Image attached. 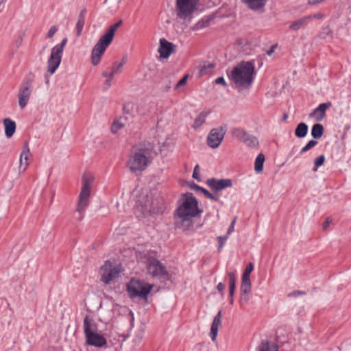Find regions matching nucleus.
Returning <instances> with one entry per match:
<instances>
[{
	"instance_id": "1",
	"label": "nucleus",
	"mask_w": 351,
	"mask_h": 351,
	"mask_svg": "<svg viewBox=\"0 0 351 351\" xmlns=\"http://www.w3.org/2000/svg\"><path fill=\"white\" fill-rule=\"evenodd\" d=\"M202 211L198 208V202L191 193H183L180 203L175 210L174 215L177 218L175 226L183 231L193 227L192 219L198 216Z\"/></svg>"
},
{
	"instance_id": "2",
	"label": "nucleus",
	"mask_w": 351,
	"mask_h": 351,
	"mask_svg": "<svg viewBox=\"0 0 351 351\" xmlns=\"http://www.w3.org/2000/svg\"><path fill=\"white\" fill-rule=\"evenodd\" d=\"M135 208L137 217L161 214L165 208L164 197L156 191H143L136 197Z\"/></svg>"
},
{
	"instance_id": "3",
	"label": "nucleus",
	"mask_w": 351,
	"mask_h": 351,
	"mask_svg": "<svg viewBox=\"0 0 351 351\" xmlns=\"http://www.w3.org/2000/svg\"><path fill=\"white\" fill-rule=\"evenodd\" d=\"M254 73V64L243 61L233 69L230 78L237 86L247 88L253 82Z\"/></svg>"
},
{
	"instance_id": "4",
	"label": "nucleus",
	"mask_w": 351,
	"mask_h": 351,
	"mask_svg": "<svg viewBox=\"0 0 351 351\" xmlns=\"http://www.w3.org/2000/svg\"><path fill=\"white\" fill-rule=\"evenodd\" d=\"M94 181V176L90 173H85L82 177V186L79 195L77 203V210L82 212L86 210L89 204V197L92 185Z\"/></svg>"
},
{
	"instance_id": "5",
	"label": "nucleus",
	"mask_w": 351,
	"mask_h": 351,
	"mask_svg": "<svg viewBox=\"0 0 351 351\" xmlns=\"http://www.w3.org/2000/svg\"><path fill=\"white\" fill-rule=\"evenodd\" d=\"M152 288L153 285L136 279L130 280L127 284V291L131 298L147 300Z\"/></svg>"
},
{
	"instance_id": "6",
	"label": "nucleus",
	"mask_w": 351,
	"mask_h": 351,
	"mask_svg": "<svg viewBox=\"0 0 351 351\" xmlns=\"http://www.w3.org/2000/svg\"><path fill=\"white\" fill-rule=\"evenodd\" d=\"M67 43V38H64L60 44L56 45L51 49L50 56L47 61V71L50 74L55 73L60 64L64 48Z\"/></svg>"
},
{
	"instance_id": "7",
	"label": "nucleus",
	"mask_w": 351,
	"mask_h": 351,
	"mask_svg": "<svg viewBox=\"0 0 351 351\" xmlns=\"http://www.w3.org/2000/svg\"><path fill=\"white\" fill-rule=\"evenodd\" d=\"M152 159L151 155H130L127 166L132 173H138L144 171Z\"/></svg>"
},
{
	"instance_id": "8",
	"label": "nucleus",
	"mask_w": 351,
	"mask_h": 351,
	"mask_svg": "<svg viewBox=\"0 0 351 351\" xmlns=\"http://www.w3.org/2000/svg\"><path fill=\"white\" fill-rule=\"evenodd\" d=\"M120 272L121 269L118 266H114L109 261H106L100 267L101 280L108 285L119 277Z\"/></svg>"
},
{
	"instance_id": "9",
	"label": "nucleus",
	"mask_w": 351,
	"mask_h": 351,
	"mask_svg": "<svg viewBox=\"0 0 351 351\" xmlns=\"http://www.w3.org/2000/svg\"><path fill=\"white\" fill-rule=\"evenodd\" d=\"M112 42L103 35L99 38L91 51V64L93 66H96L99 63L101 56Z\"/></svg>"
},
{
	"instance_id": "10",
	"label": "nucleus",
	"mask_w": 351,
	"mask_h": 351,
	"mask_svg": "<svg viewBox=\"0 0 351 351\" xmlns=\"http://www.w3.org/2000/svg\"><path fill=\"white\" fill-rule=\"evenodd\" d=\"M232 135L248 147L257 148L259 146L258 138L241 128L234 129L232 130Z\"/></svg>"
},
{
	"instance_id": "11",
	"label": "nucleus",
	"mask_w": 351,
	"mask_h": 351,
	"mask_svg": "<svg viewBox=\"0 0 351 351\" xmlns=\"http://www.w3.org/2000/svg\"><path fill=\"white\" fill-rule=\"evenodd\" d=\"M195 6L196 0H176V14L179 18L186 19L193 12Z\"/></svg>"
},
{
	"instance_id": "12",
	"label": "nucleus",
	"mask_w": 351,
	"mask_h": 351,
	"mask_svg": "<svg viewBox=\"0 0 351 351\" xmlns=\"http://www.w3.org/2000/svg\"><path fill=\"white\" fill-rule=\"evenodd\" d=\"M148 272L154 277H167L168 273L165 267L156 258L149 257L147 259Z\"/></svg>"
},
{
	"instance_id": "13",
	"label": "nucleus",
	"mask_w": 351,
	"mask_h": 351,
	"mask_svg": "<svg viewBox=\"0 0 351 351\" xmlns=\"http://www.w3.org/2000/svg\"><path fill=\"white\" fill-rule=\"evenodd\" d=\"M226 132V127L223 126L212 129L207 136V145L211 148L218 147L224 138Z\"/></svg>"
},
{
	"instance_id": "14",
	"label": "nucleus",
	"mask_w": 351,
	"mask_h": 351,
	"mask_svg": "<svg viewBox=\"0 0 351 351\" xmlns=\"http://www.w3.org/2000/svg\"><path fill=\"white\" fill-rule=\"evenodd\" d=\"M31 81L27 80L23 82L19 92V105L23 109L27 104L31 95Z\"/></svg>"
},
{
	"instance_id": "15",
	"label": "nucleus",
	"mask_w": 351,
	"mask_h": 351,
	"mask_svg": "<svg viewBox=\"0 0 351 351\" xmlns=\"http://www.w3.org/2000/svg\"><path fill=\"white\" fill-rule=\"evenodd\" d=\"M206 184L215 193H217L226 188L231 187L232 182L230 179H216L210 178L206 180Z\"/></svg>"
},
{
	"instance_id": "16",
	"label": "nucleus",
	"mask_w": 351,
	"mask_h": 351,
	"mask_svg": "<svg viewBox=\"0 0 351 351\" xmlns=\"http://www.w3.org/2000/svg\"><path fill=\"white\" fill-rule=\"evenodd\" d=\"M252 283L250 279L242 278L240 287V304L243 305L249 302V295L251 293Z\"/></svg>"
},
{
	"instance_id": "17",
	"label": "nucleus",
	"mask_w": 351,
	"mask_h": 351,
	"mask_svg": "<svg viewBox=\"0 0 351 351\" xmlns=\"http://www.w3.org/2000/svg\"><path fill=\"white\" fill-rule=\"evenodd\" d=\"M332 106L330 101L322 103L315 108L309 114L310 117L314 118L316 121H322L326 117V111Z\"/></svg>"
},
{
	"instance_id": "18",
	"label": "nucleus",
	"mask_w": 351,
	"mask_h": 351,
	"mask_svg": "<svg viewBox=\"0 0 351 351\" xmlns=\"http://www.w3.org/2000/svg\"><path fill=\"white\" fill-rule=\"evenodd\" d=\"M85 337L86 343L92 346L102 348L107 343L105 337L97 332H93Z\"/></svg>"
},
{
	"instance_id": "19",
	"label": "nucleus",
	"mask_w": 351,
	"mask_h": 351,
	"mask_svg": "<svg viewBox=\"0 0 351 351\" xmlns=\"http://www.w3.org/2000/svg\"><path fill=\"white\" fill-rule=\"evenodd\" d=\"M174 47L172 43L167 41L165 38H161L160 40V47L158 49L160 56L164 58H167L173 51Z\"/></svg>"
},
{
	"instance_id": "20",
	"label": "nucleus",
	"mask_w": 351,
	"mask_h": 351,
	"mask_svg": "<svg viewBox=\"0 0 351 351\" xmlns=\"http://www.w3.org/2000/svg\"><path fill=\"white\" fill-rule=\"evenodd\" d=\"M221 326V311L215 316L210 327V336L213 341H215L219 328Z\"/></svg>"
},
{
	"instance_id": "21",
	"label": "nucleus",
	"mask_w": 351,
	"mask_h": 351,
	"mask_svg": "<svg viewBox=\"0 0 351 351\" xmlns=\"http://www.w3.org/2000/svg\"><path fill=\"white\" fill-rule=\"evenodd\" d=\"M154 146L147 141H143L135 145L132 149V154H150L153 152Z\"/></svg>"
},
{
	"instance_id": "22",
	"label": "nucleus",
	"mask_w": 351,
	"mask_h": 351,
	"mask_svg": "<svg viewBox=\"0 0 351 351\" xmlns=\"http://www.w3.org/2000/svg\"><path fill=\"white\" fill-rule=\"evenodd\" d=\"M83 326L85 337L88 336L93 332H97V326L95 322L93 319L90 318L88 315H86L84 319Z\"/></svg>"
},
{
	"instance_id": "23",
	"label": "nucleus",
	"mask_w": 351,
	"mask_h": 351,
	"mask_svg": "<svg viewBox=\"0 0 351 351\" xmlns=\"http://www.w3.org/2000/svg\"><path fill=\"white\" fill-rule=\"evenodd\" d=\"M308 19L306 16L300 18L289 25V29L293 31H298L300 29H304L308 24Z\"/></svg>"
},
{
	"instance_id": "24",
	"label": "nucleus",
	"mask_w": 351,
	"mask_h": 351,
	"mask_svg": "<svg viewBox=\"0 0 351 351\" xmlns=\"http://www.w3.org/2000/svg\"><path fill=\"white\" fill-rule=\"evenodd\" d=\"M86 14V10L82 9L78 16L77 21L76 23V36L80 37L82 35V32L85 23V15Z\"/></svg>"
},
{
	"instance_id": "25",
	"label": "nucleus",
	"mask_w": 351,
	"mask_h": 351,
	"mask_svg": "<svg viewBox=\"0 0 351 351\" xmlns=\"http://www.w3.org/2000/svg\"><path fill=\"white\" fill-rule=\"evenodd\" d=\"M3 125L5 127V133L7 137H11L16 130V123L11 119L6 118L3 119Z\"/></svg>"
},
{
	"instance_id": "26",
	"label": "nucleus",
	"mask_w": 351,
	"mask_h": 351,
	"mask_svg": "<svg viewBox=\"0 0 351 351\" xmlns=\"http://www.w3.org/2000/svg\"><path fill=\"white\" fill-rule=\"evenodd\" d=\"M350 139L348 137H343L341 140L335 141V146L337 147L336 152H350L351 149L347 147L346 145L350 143Z\"/></svg>"
},
{
	"instance_id": "27",
	"label": "nucleus",
	"mask_w": 351,
	"mask_h": 351,
	"mask_svg": "<svg viewBox=\"0 0 351 351\" xmlns=\"http://www.w3.org/2000/svg\"><path fill=\"white\" fill-rule=\"evenodd\" d=\"M210 112H202L199 114V115L194 120L193 128L195 129H197L201 127L206 121V119L207 116L209 114Z\"/></svg>"
},
{
	"instance_id": "28",
	"label": "nucleus",
	"mask_w": 351,
	"mask_h": 351,
	"mask_svg": "<svg viewBox=\"0 0 351 351\" xmlns=\"http://www.w3.org/2000/svg\"><path fill=\"white\" fill-rule=\"evenodd\" d=\"M121 24L122 20H119L116 23L112 25L103 36L112 41L116 30L121 25Z\"/></svg>"
},
{
	"instance_id": "29",
	"label": "nucleus",
	"mask_w": 351,
	"mask_h": 351,
	"mask_svg": "<svg viewBox=\"0 0 351 351\" xmlns=\"http://www.w3.org/2000/svg\"><path fill=\"white\" fill-rule=\"evenodd\" d=\"M308 132V126L304 123H299L295 130V135L298 138H304Z\"/></svg>"
},
{
	"instance_id": "30",
	"label": "nucleus",
	"mask_w": 351,
	"mask_h": 351,
	"mask_svg": "<svg viewBox=\"0 0 351 351\" xmlns=\"http://www.w3.org/2000/svg\"><path fill=\"white\" fill-rule=\"evenodd\" d=\"M245 2L248 7L254 10L263 8L265 4V0H246Z\"/></svg>"
},
{
	"instance_id": "31",
	"label": "nucleus",
	"mask_w": 351,
	"mask_h": 351,
	"mask_svg": "<svg viewBox=\"0 0 351 351\" xmlns=\"http://www.w3.org/2000/svg\"><path fill=\"white\" fill-rule=\"evenodd\" d=\"M265 160V155H257L254 162V170L257 173L263 171Z\"/></svg>"
},
{
	"instance_id": "32",
	"label": "nucleus",
	"mask_w": 351,
	"mask_h": 351,
	"mask_svg": "<svg viewBox=\"0 0 351 351\" xmlns=\"http://www.w3.org/2000/svg\"><path fill=\"white\" fill-rule=\"evenodd\" d=\"M324 133V127L319 123L315 124L311 129V135L314 138H319Z\"/></svg>"
},
{
	"instance_id": "33",
	"label": "nucleus",
	"mask_w": 351,
	"mask_h": 351,
	"mask_svg": "<svg viewBox=\"0 0 351 351\" xmlns=\"http://www.w3.org/2000/svg\"><path fill=\"white\" fill-rule=\"evenodd\" d=\"M29 155H20L19 156V171H25L29 165Z\"/></svg>"
},
{
	"instance_id": "34",
	"label": "nucleus",
	"mask_w": 351,
	"mask_h": 351,
	"mask_svg": "<svg viewBox=\"0 0 351 351\" xmlns=\"http://www.w3.org/2000/svg\"><path fill=\"white\" fill-rule=\"evenodd\" d=\"M259 351H278V347L276 345L270 346L269 341L262 342L258 347Z\"/></svg>"
},
{
	"instance_id": "35",
	"label": "nucleus",
	"mask_w": 351,
	"mask_h": 351,
	"mask_svg": "<svg viewBox=\"0 0 351 351\" xmlns=\"http://www.w3.org/2000/svg\"><path fill=\"white\" fill-rule=\"evenodd\" d=\"M254 269V265L252 263H250L244 270L242 275V278L250 279V275Z\"/></svg>"
},
{
	"instance_id": "36",
	"label": "nucleus",
	"mask_w": 351,
	"mask_h": 351,
	"mask_svg": "<svg viewBox=\"0 0 351 351\" xmlns=\"http://www.w3.org/2000/svg\"><path fill=\"white\" fill-rule=\"evenodd\" d=\"M113 69L110 72V75L114 77L115 74L119 73L122 71V64L115 62L113 64Z\"/></svg>"
},
{
	"instance_id": "37",
	"label": "nucleus",
	"mask_w": 351,
	"mask_h": 351,
	"mask_svg": "<svg viewBox=\"0 0 351 351\" xmlns=\"http://www.w3.org/2000/svg\"><path fill=\"white\" fill-rule=\"evenodd\" d=\"M317 144V141L315 140H311L304 147L300 149V152H306L315 147Z\"/></svg>"
},
{
	"instance_id": "38",
	"label": "nucleus",
	"mask_w": 351,
	"mask_h": 351,
	"mask_svg": "<svg viewBox=\"0 0 351 351\" xmlns=\"http://www.w3.org/2000/svg\"><path fill=\"white\" fill-rule=\"evenodd\" d=\"M229 289H233L236 287V278L232 272L228 274Z\"/></svg>"
},
{
	"instance_id": "39",
	"label": "nucleus",
	"mask_w": 351,
	"mask_h": 351,
	"mask_svg": "<svg viewBox=\"0 0 351 351\" xmlns=\"http://www.w3.org/2000/svg\"><path fill=\"white\" fill-rule=\"evenodd\" d=\"M202 193L206 196V197H207L209 199H211V200L215 201V202L219 201V197L217 196L213 195L212 193H210L208 190H206L204 188L202 191Z\"/></svg>"
},
{
	"instance_id": "40",
	"label": "nucleus",
	"mask_w": 351,
	"mask_h": 351,
	"mask_svg": "<svg viewBox=\"0 0 351 351\" xmlns=\"http://www.w3.org/2000/svg\"><path fill=\"white\" fill-rule=\"evenodd\" d=\"M228 236L227 234L225 236H220V237H217V240L219 242V247H218L219 251H220L222 249V247H223L226 241L228 239Z\"/></svg>"
},
{
	"instance_id": "41",
	"label": "nucleus",
	"mask_w": 351,
	"mask_h": 351,
	"mask_svg": "<svg viewBox=\"0 0 351 351\" xmlns=\"http://www.w3.org/2000/svg\"><path fill=\"white\" fill-rule=\"evenodd\" d=\"M123 127V125L119 122H114L112 127L111 131L112 133H117L120 129Z\"/></svg>"
},
{
	"instance_id": "42",
	"label": "nucleus",
	"mask_w": 351,
	"mask_h": 351,
	"mask_svg": "<svg viewBox=\"0 0 351 351\" xmlns=\"http://www.w3.org/2000/svg\"><path fill=\"white\" fill-rule=\"evenodd\" d=\"M325 158L324 155H320L317 158L315 159L314 163L316 167H319L324 162Z\"/></svg>"
},
{
	"instance_id": "43",
	"label": "nucleus",
	"mask_w": 351,
	"mask_h": 351,
	"mask_svg": "<svg viewBox=\"0 0 351 351\" xmlns=\"http://www.w3.org/2000/svg\"><path fill=\"white\" fill-rule=\"evenodd\" d=\"M57 31H58V28L56 26H51L47 32V38H53V36H54V34L56 33Z\"/></svg>"
},
{
	"instance_id": "44",
	"label": "nucleus",
	"mask_w": 351,
	"mask_h": 351,
	"mask_svg": "<svg viewBox=\"0 0 351 351\" xmlns=\"http://www.w3.org/2000/svg\"><path fill=\"white\" fill-rule=\"evenodd\" d=\"M324 17V15L322 13H316V14H313L307 16L308 21L313 19H322Z\"/></svg>"
},
{
	"instance_id": "45",
	"label": "nucleus",
	"mask_w": 351,
	"mask_h": 351,
	"mask_svg": "<svg viewBox=\"0 0 351 351\" xmlns=\"http://www.w3.org/2000/svg\"><path fill=\"white\" fill-rule=\"evenodd\" d=\"M187 78L188 75H186L181 80H180L176 85V88H178L180 86L185 85L186 83Z\"/></svg>"
},
{
	"instance_id": "46",
	"label": "nucleus",
	"mask_w": 351,
	"mask_h": 351,
	"mask_svg": "<svg viewBox=\"0 0 351 351\" xmlns=\"http://www.w3.org/2000/svg\"><path fill=\"white\" fill-rule=\"evenodd\" d=\"M189 186L190 187L191 189L192 190H194V191H201L203 190V187L196 184L194 182H191L189 184Z\"/></svg>"
},
{
	"instance_id": "47",
	"label": "nucleus",
	"mask_w": 351,
	"mask_h": 351,
	"mask_svg": "<svg viewBox=\"0 0 351 351\" xmlns=\"http://www.w3.org/2000/svg\"><path fill=\"white\" fill-rule=\"evenodd\" d=\"M199 167L198 165H197L195 168H194V170H193V178L195 180H197V181H199L200 179H199Z\"/></svg>"
},
{
	"instance_id": "48",
	"label": "nucleus",
	"mask_w": 351,
	"mask_h": 351,
	"mask_svg": "<svg viewBox=\"0 0 351 351\" xmlns=\"http://www.w3.org/2000/svg\"><path fill=\"white\" fill-rule=\"evenodd\" d=\"M236 222V218H234L232 221L230 223V226L228 228V230L227 231V235L229 237V235L234 232V224Z\"/></svg>"
},
{
	"instance_id": "49",
	"label": "nucleus",
	"mask_w": 351,
	"mask_h": 351,
	"mask_svg": "<svg viewBox=\"0 0 351 351\" xmlns=\"http://www.w3.org/2000/svg\"><path fill=\"white\" fill-rule=\"evenodd\" d=\"M215 83L217 84H221L223 86L226 87L227 86V84L223 77H217L215 80Z\"/></svg>"
},
{
	"instance_id": "50",
	"label": "nucleus",
	"mask_w": 351,
	"mask_h": 351,
	"mask_svg": "<svg viewBox=\"0 0 351 351\" xmlns=\"http://www.w3.org/2000/svg\"><path fill=\"white\" fill-rule=\"evenodd\" d=\"M30 152V149L29 148L28 143L27 142L24 143L23 150L21 151V154H29Z\"/></svg>"
},
{
	"instance_id": "51",
	"label": "nucleus",
	"mask_w": 351,
	"mask_h": 351,
	"mask_svg": "<svg viewBox=\"0 0 351 351\" xmlns=\"http://www.w3.org/2000/svg\"><path fill=\"white\" fill-rule=\"evenodd\" d=\"M217 289L219 292L223 295V291L225 289V285L222 282H219L217 286Z\"/></svg>"
},
{
	"instance_id": "52",
	"label": "nucleus",
	"mask_w": 351,
	"mask_h": 351,
	"mask_svg": "<svg viewBox=\"0 0 351 351\" xmlns=\"http://www.w3.org/2000/svg\"><path fill=\"white\" fill-rule=\"evenodd\" d=\"M331 219L329 218H327L326 221L323 223L322 228L324 230H326V228L329 226V225L331 223Z\"/></svg>"
},
{
	"instance_id": "53",
	"label": "nucleus",
	"mask_w": 351,
	"mask_h": 351,
	"mask_svg": "<svg viewBox=\"0 0 351 351\" xmlns=\"http://www.w3.org/2000/svg\"><path fill=\"white\" fill-rule=\"evenodd\" d=\"M304 294V293L303 291H295L292 293H291L289 296H293V297H295V296H298V295H303Z\"/></svg>"
},
{
	"instance_id": "54",
	"label": "nucleus",
	"mask_w": 351,
	"mask_h": 351,
	"mask_svg": "<svg viewBox=\"0 0 351 351\" xmlns=\"http://www.w3.org/2000/svg\"><path fill=\"white\" fill-rule=\"evenodd\" d=\"M84 210H83L82 212H79V211L77 210V208H76V211H77V213H78V215H77V217H76L77 220H78V221H81V220H82V219H83V213H84Z\"/></svg>"
},
{
	"instance_id": "55",
	"label": "nucleus",
	"mask_w": 351,
	"mask_h": 351,
	"mask_svg": "<svg viewBox=\"0 0 351 351\" xmlns=\"http://www.w3.org/2000/svg\"><path fill=\"white\" fill-rule=\"evenodd\" d=\"M214 65L213 64H208L207 66H204L201 69H200V73L202 74H203L204 73V71L207 69V68H210V69H212L213 68Z\"/></svg>"
},
{
	"instance_id": "56",
	"label": "nucleus",
	"mask_w": 351,
	"mask_h": 351,
	"mask_svg": "<svg viewBox=\"0 0 351 351\" xmlns=\"http://www.w3.org/2000/svg\"><path fill=\"white\" fill-rule=\"evenodd\" d=\"M113 78H108L106 81L105 82V85L107 86V88H109L112 85V80Z\"/></svg>"
},
{
	"instance_id": "57",
	"label": "nucleus",
	"mask_w": 351,
	"mask_h": 351,
	"mask_svg": "<svg viewBox=\"0 0 351 351\" xmlns=\"http://www.w3.org/2000/svg\"><path fill=\"white\" fill-rule=\"evenodd\" d=\"M102 76L104 77H108V78H113L114 77H111L110 75V72H107L106 71H105L102 73Z\"/></svg>"
},
{
	"instance_id": "58",
	"label": "nucleus",
	"mask_w": 351,
	"mask_h": 351,
	"mask_svg": "<svg viewBox=\"0 0 351 351\" xmlns=\"http://www.w3.org/2000/svg\"><path fill=\"white\" fill-rule=\"evenodd\" d=\"M274 46H272L269 50L267 51V54L270 56L274 53Z\"/></svg>"
},
{
	"instance_id": "59",
	"label": "nucleus",
	"mask_w": 351,
	"mask_h": 351,
	"mask_svg": "<svg viewBox=\"0 0 351 351\" xmlns=\"http://www.w3.org/2000/svg\"><path fill=\"white\" fill-rule=\"evenodd\" d=\"M126 62H127V57L124 56L122 58L121 62L119 64H121L122 67H123V65L126 63Z\"/></svg>"
},
{
	"instance_id": "60",
	"label": "nucleus",
	"mask_w": 351,
	"mask_h": 351,
	"mask_svg": "<svg viewBox=\"0 0 351 351\" xmlns=\"http://www.w3.org/2000/svg\"><path fill=\"white\" fill-rule=\"evenodd\" d=\"M235 289H229V295L230 298H233L234 293Z\"/></svg>"
},
{
	"instance_id": "61",
	"label": "nucleus",
	"mask_w": 351,
	"mask_h": 351,
	"mask_svg": "<svg viewBox=\"0 0 351 351\" xmlns=\"http://www.w3.org/2000/svg\"><path fill=\"white\" fill-rule=\"evenodd\" d=\"M288 117V115L287 114H284L282 117V121H286Z\"/></svg>"
},
{
	"instance_id": "62",
	"label": "nucleus",
	"mask_w": 351,
	"mask_h": 351,
	"mask_svg": "<svg viewBox=\"0 0 351 351\" xmlns=\"http://www.w3.org/2000/svg\"><path fill=\"white\" fill-rule=\"evenodd\" d=\"M233 302H234L233 298H230V303L231 304H233Z\"/></svg>"
},
{
	"instance_id": "63",
	"label": "nucleus",
	"mask_w": 351,
	"mask_h": 351,
	"mask_svg": "<svg viewBox=\"0 0 351 351\" xmlns=\"http://www.w3.org/2000/svg\"><path fill=\"white\" fill-rule=\"evenodd\" d=\"M46 84H49V80L48 79H46Z\"/></svg>"
},
{
	"instance_id": "64",
	"label": "nucleus",
	"mask_w": 351,
	"mask_h": 351,
	"mask_svg": "<svg viewBox=\"0 0 351 351\" xmlns=\"http://www.w3.org/2000/svg\"><path fill=\"white\" fill-rule=\"evenodd\" d=\"M313 171H317V168H316V167H315V168H314V169H313Z\"/></svg>"
}]
</instances>
